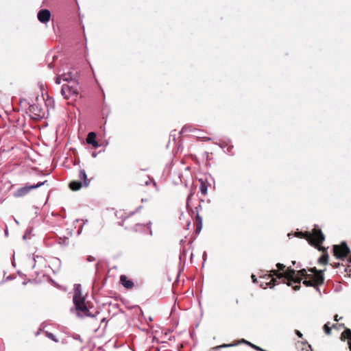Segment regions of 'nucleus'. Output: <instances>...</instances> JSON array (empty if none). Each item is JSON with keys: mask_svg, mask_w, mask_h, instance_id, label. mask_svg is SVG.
<instances>
[{"mask_svg": "<svg viewBox=\"0 0 351 351\" xmlns=\"http://www.w3.org/2000/svg\"><path fill=\"white\" fill-rule=\"evenodd\" d=\"M319 262L325 265L328 262V255L324 254L319 258Z\"/></svg>", "mask_w": 351, "mask_h": 351, "instance_id": "nucleus-18", "label": "nucleus"}, {"mask_svg": "<svg viewBox=\"0 0 351 351\" xmlns=\"http://www.w3.org/2000/svg\"><path fill=\"white\" fill-rule=\"evenodd\" d=\"M242 341L244 342V343H247L249 345H250L252 347L254 348L256 350H261V351L263 350L262 349H261L260 348L257 347L256 346L252 345L251 343H250V342H248V341H245L244 339H243Z\"/></svg>", "mask_w": 351, "mask_h": 351, "instance_id": "nucleus-20", "label": "nucleus"}, {"mask_svg": "<svg viewBox=\"0 0 351 351\" xmlns=\"http://www.w3.org/2000/svg\"><path fill=\"white\" fill-rule=\"evenodd\" d=\"M47 182V180L44 182H38L36 184H26L25 186L21 187L18 189L14 193V195L15 197H23L26 195L27 193H29L32 189H35L37 188L40 187L41 186L44 185Z\"/></svg>", "mask_w": 351, "mask_h": 351, "instance_id": "nucleus-7", "label": "nucleus"}, {"mask_svg": "<svg viewBox=\"0 0 351 351\" xmlns=\"http://www.w3.org/2000/svg\"><path fill=\"white\" fill-rule=\"evenodd\" d=\"M324 330L326 334L330 335V330L331 328L329 326V323H326L324 326Z\"/></svg>", "mask_w": 351, "mask_h": 351, "instance_id": "nucleus-19", "label": "nucleus"}, {"mask_svg": "<svg viewBox=\"0 0 351 351\" xmlns=\"http://www.w3.org/2000/svg\"><path fill=\"white\" fill-rule=\"evenodd\" d=\"M73 300L77 315L95 317L99 314V311H95L94 312L90 311V308L86 305L85 298L82 295L80 285H75V287Z\"/></svg>", "mask_w": 351, "mask_h": 351, "instance_id": "nucleus-1", "label": "nucleus"}, {"mask_svg": "<svg viewBox=\"0 0 351 351\" xmlns=\"http://www.w3.org/2000/svg\"><path fill=\"white\" fill-rule=\"evenodd\" d=\"M37 17L40 23H46L50 20L51 12L47 9L40 10L38 13Z\"/></svg>", "mask_w": 351, "mask_h": 351, "instance_id": "nucleus-11", "label": "nucleus"}, {"mask_svg": "<svg viewBox=\"0 0 351 351\" xmlns=\"http://www.w3.org/2000/svg\"><path fill=\"white\" fill-rule=\"evenodd\" d=\"M92 156H93V157H94V158H95V157H96V156H97V154H96V153H95V152H93V153L92 154Z\"/></svg>", "mask_w": 351, "mask_h": 351, "instance_id": "nucleus-35", "label": "nucleus"}, {"mask_svg": "<svg viewBox=\"0 0 351 351\" xmlns=\"http://www.w3.org/2000/svg\"><path fill=\"white\" fill-rule=\"evenodd\" d=\"M233 346V345L232 344H229V345H228V344H223V345L220 346L219 348H226V347H230V346Z\"/></svg>", "mask_w": 351, "mask_h": 351, "instance_id": "nucleus-27", "label": "nucleus"}, {"mask_svg": "<svg viewBox=\"0 0 351 351\" xmlns=\"http://www.w3.org/2000/svg\"><path fill=\"white\" fill-rule=\"evenodd\" d=\"M61 80H62V77L61 74H60V75H58L56 77L55 82H56L57 84H60V82H61Z\"/></svg>", "mask_w": 351, "mask_h": 351, "instance_id": "nucleus-21", "label": "nucleus"}, {"mask_svg": "<svg viewBox=\"0 0 351 351\" xmlns=\"http://www.w3.org/2000/svg\"><path fill=\"white\" fill-rule=\"evenodd\" d=\"M252 281L254 282H257V279L256 278V276L254 275H252Z\"/></svg>", "mask_w": 351, "mask_h": 351, "instance_id": "nucleus-28", "label": "nucleus"}, {"mask_svg": "<svg viewBox=\"0 0 351 351\" xmlns=\"http://www.w3.org/2000/svg\"><path fill=\"white\" fill-rule=\"evenodd\" d=\"M83 221V224H85L86 223L88 222V220L87 219H77V221Z\"/></svg>", "mask_w": 351, "mask_h": 351, "instance_id": "nucleus-29", "label": "nucleus"}, {"mask_svg": "<svg viewBox=\"0 0 351 351\" xmlns=\"http://www.w3.org/2000/svg\"><path fill=\"white\" fill-rule=\"evenodd\" d=\"M191 196H192V194H190V195L188 196V197H187V202H189V201L191 199Z\"/></svg>", "mask_w": 351, "mask_h": 351, "instance_id": "nucleus-31", "label": "nucleus"}, {"mask_svg": "<svg viewBox=\"0 0 351 351\" xmlns=\"http://www.w3.org/2000/svg\"><path fill=\"white\" fill-rule=\"evenodd\" d=\"M276 267H278V270H283L285 267V266L281 263H278L276 265Z\"/></svg>", "mask_w": 351, "mask_h": 351, "instance_id": "nucleus-24", "label": "nucleus"}, {"mask_svg": "<svg viewBox=\"0 0 351 351\" xmlns=\"http://www.w3.org/2000/svg\"><path fill=\"white\" fill-rule=\"evenodd\" d=\"M199 182H201V184L199 186L200 192L202 193V194L205 195L207 193L208 185L202 179H199Z\"/></svg>", "mask_w": 351, "mask_h": 351, "instance_id": "nucleus-16", "label": "nucleus"}, {"mask_svg": "<svg viewBox=\"0 0 351 351\" xmlns=\"http://www.w3.org/2000/svg\"><path fill=\"white\" fill-rule=\"evenodd\" d=\"M87 261H88V262L94 261H95V258H94L93 256H89L87 258Z\"/></svg>", "mask_w": 351, "mask_h": 351, "instance_id": "nucleus-26", "label": "nucleus"}, {"mask_svg": "<svg viewBox=\"0 0 351 351\" xmlns=\"http://www.w3.org/2000/svg\"><path fill=\"white\" fill-rule=\"evenodd\" d=\"M150 182H153L154 185H156V182L152 179L150 178L149 177H148V179L147 180H146L145 182V185H149L150 184Z\"/></svg>", "mask_w": 351, "mask_h": 351, "instance_id": "nucleus-22", "label": "nucleus"}, {"mask_svg": "<svg viewBox=\"0 0 351 351\" xmlns=\"http://www.w3.org/2000/svg\"><path fill=\"white\" fill-rule=\"evenodd\" d=\"M228 152L230 153V149L229 147L228 148Z\"/></svg>", "mask_w": 351, "mask_h": 351, "instance_id": "nucleus-40", "label": "nucleus"}, {"mask_svg": "<svg viewBox=\"0 0 351 351\" xmlns=\"http://www.w3.org/2000/svg\"><path fill=\"white\" fill-rule=\"evenodd\" d=\"M61 94L64 99H68L78 95L77 86L63 85Z\"/></svg>", "mask_w": 351, "mask_h": 351, "instance_id": "nucleus-9", "label": "nucleus"}, {"mask_svg": "<svg viewBox=\"0 0 351 351\" xmlns=\"http://www.w3.org/2000/svg\"><path fill=\"white\" fill-rule=\"evenodd\" d=\"M29 112L32 119H39L44 117L45 113L43 109L38 104H34L29 106Z\"/></svg>", "mask_w": 351, "mask_h": 351, "instance_id": "nucleus-10", "label": "nucleus"}, {"mask_svg": "<svg viewBox=\"0 0 351 351\" xmlns=\"http://www.w3.org/2000/svg\"><path fill=\"white\" fill-rule=\"evenodd\" d=\"M120 282L121 285L127 289H132L134 287V282L128 279V277L125 275L121 276Z\"/></svg>", "mask_w": 351, "mask_h": 351, "instance_id": "nucleus-13", "label": "nucleus"}, {"mask_svg": "<svg viewBox=\"0 0 351 351\" xmlns=\"http://www.w3.org/2000/svg\"><path fill=\"white\" fill-rule=\"evenodd\" d=\"M45 333L46 337H47L49 339H51L52 341H53L55 342L58 341V340L56 338L55 335L53 333L49 332L48 331L45 332Z\"/></svg>", "mask_w": 351, "mask_h": 351, "instance_id": "nucleus-17", "label": "nucleus"}, {"mask_svg": "<svg viewBox=\"0 0 351 351\" xmlns=\"http://www.w3.org/2000/svg\"><path fill=\"white\" fill-rule=\"evenodd\" d=\"M48 66H49V67L50 69H51V68H52V66H51V64H49V65H48Z\"/></svg>", "mask_w": 351, "mask_h": 351, "instance_id": "nucleus-38", "label": "nucleus"}, {"mask_svg": "<svg viewBox=\"0 0 351 351\" xmlns=\"http://www.w3.org/2000/svg\"><path fill=\"white\" fill-rule=\"evenodd\" d=\"M61 76L63 81L75 82L79 76V72L73 66H67L66 68L63 69Z\"/></svg>", "mask_w": 351, "mask_h": 351, "instance_id": "nucleus-6", "label": "nucleus"}, {"mask_svg": "<svg viewBox=\"0 0 351 351\" xmlns=\"http://www.w3.org/2000/svg\"><path fill=\"white\" fill-rule=\"evenodd\" d=\"M304 238L311 245H316L322 243L325 239L321 230L319 229L317 226H315L312 233L306 232L305 233Z\"/></svg>", "mask_w": 351, "mask_h": 351, "instance_id": "nucleus-4", "label": "nucleus"}, {"mask_svg": "<svg viewBox=\"0 0 351 351\" xmlns=\"http://www.w3.org/2000/svg\"><path fill=\"white\" fill-rule=\"evenodd\" d=\"M78 178L79 180L72 181L69 184V187L73 191H77L82 187H87L89 185L90 180H88L84 169L80 170Z\"/></svg>", "mask_w": 351, "mask_h": 351, "instance_id": "nucleus-5", "label": "nucleus"}, {"mask_svg": "<svg viewBox=\"0 0 351 351\" xmlns=\"http://www.w3.org/2000/svg\"><path fill=\"white\" fill-rule=\"evenodd\" d=\"M334 256L337 258H343L346 257L350 252L349 247L345 242H342L341 245H335L333 246Z\"/></svg>", "mask_w": 351, "mask_h": 351, "instance_id": "nucleus-8", "label": "nucleus"}, {"mask_svg": "<svg viewBox=\"0 0 351 351\" xmlns=\"http://www.w3.org/2000/svg\"><path fill=\"white\" fill-rule=\"evenodd\" d=\"M297 335L299 336V337H302V334L300 331H297Z\"/></svg>", "mask_w": 351, "mask_h": 351, "instance_id": "nucleus-33", "label": "nucleus"}, {"mask_svg": "<svg viewBox=\"0 0 351 351\" xmlns=\"http://www.w3.org/2000/svg\"><path fill=\"white\" fill-rule=\"evenodd\" d=\"M341 339L342 340L348 339V345L350 350L351 351V330L350 329H346L342 333L341 336Z\"/></svg>", "mask_w": 351, "mask_h": 351, "instance_id": "nucleus-15", "label": "nucleus"}, {"mask_svg": "<svg viewBox=\"0 0 351 351\" xmlns=\"http://www.w3.org/2000/svg\"><path fill=\"white\" fill-rule=\"evenodd\" d=\"M271 272L273 273V275L276 276L279 279L284 278V280H287L288 281L287 285L288 286L293 287V289L295 291L300 289L301 278L298 271L296 274L294 269L288 268L283 274L278 273V271L277 270H271Z\"/></svg>", "mask_w": 351, "mask_h": 351, "instance_id": "nucleus-3", "label": "nucleus"}, {"mask_svg": "<svg viewBox=\"0 0 351 351\" xmlns=\"http://www.w3.org/2000/svg\"><path fill=\"white\" fill-rule=\"evenodd\" d=\"M152 320H153L152 318L151 317H149L148 318V321L147 322H152Z\"/></svg>", "mask_w": 351, "mask_h": 351, "instance_id": "nucleus-37", "label": "nucleus"}, {"mask_svg": "<svg viewBox=\"0 0 351 351\" xmlns=\"http://www.w3.org/2000/svg\"><path fill=\"white\" fill-rule=\"evenodd\" d=\"M38 259H40L42 260L43 259V257L42 256H36L33 258V261L34 262V264L33 265V268L35 267V265H36V262L37 261Z\"/></svg>", "mask_w": 351, "mask_h": 351, "instance_id": "nucleus-23", "label": "nucleus"}, {"mask_svg": "<svg viewBox=\"0 0 351 351\" xmlns=\"http://www.w3.org/2000/svg\"><path fill=\"white\" fill-rule=\"evenodd\" d=\"M95 138V133L93 132H89L86 138V142L88 144L92 145L93 147L97 148L99 147V144Z\"/></svg>", "mask_w": 351, "mask_h": 351, "instance_id": "nucleus-12", "label": "nucleus"}, {"mask_svg": "<svg viewBox=\"0 0 351 351\" xmlns=\"http://www.w3.org/2000/svg\"><path fill=\"white\" fill-rule=\"evenodd\" d=\"M267 279L269 280V281L265 282L261 281L258 282L260 283V286L263 289H265L267 286L272 287L275 285V282H277L276 279L271 278V274H269Z\"/></svg>", "mask_w": 351, "mask_h": 351, "instance_id": "nucleus-14", "label": "nucleus"}, {"mask_svg": "<svg viewBox=\"0 0 351 351\" xmlns=\"http://www.w3.org/2000/svg\"><path fill=\"white\" fill-rule=\"evenodd\" d=\"M82 226L79 228V229H78V234H80L82 232Z\"/></svg>", "mask_w": 351, "mask_h": 351, "instance_id": "nucleus-32", "label": "nucleus"}, {"mask_svg": "<svg viewBox=\"0 0 351 351\" xmlns=\"http://www.w3.org/2000/svg\"><path fill=\"white\" fill-rule=\"evenodd\" d=\"M310 271L313 273L312 274H308L304 269L298 271V274L301 278L302 277L305 278V280L303 281L304 285L306 287H314L321 293L319 286L324 282L323 272L321 270H317L315 267L311 269Z\"/></svg>", "mask_w": 351, "mask_h": 351, "instance_id": "nucleus-2", "label": "nucleus"}, {"mask_svg": "<svg viewBox=\"0 0 351 351\" xmlns=\"http://www.w3.org/2000/svg\"><path fill=\"white\" fill-rule=\"evenodd\" d=\"M151 221H149V223H147V225L148 226V228H149V235H152V230L150 228V226H151Z\"/></svg>", "mask_w": 351, "mask_h": 351, "instance_id": "nucleus-25", "label": "nucleus"}, {"mask_svg": "<svg viewBox=\"0 0 351 351\" xmlns=\"http://www.w3.org/2000/svg\"><path fill=\"white\" fill-rule=\"evenodd\" d=\"M308 348L312 350L311 346H308Z\"/></svg>", "mask_w": 351, "mask_h": 351, "instance_id": "nucleus-41", "label": "nucleus"}, {"mask_svg": "<svg viewBox=\"0 0 351 351\" xmlns=\"http://www.w3.org/2000/svg\"><path fill=\"white\" fill-rule=\"evenodd\" d=\"M196 218L197 221L202 223V218L198 215H197Z\"/></svg>", "mask_w": 351, "mask_h": 351, "instance_id": "nucleus-30", "label": "nucleus"}, {"mask_svg": "<svg viewBox=\"0 0 351 351\" xmlns=\"http://www.w3.org/2000/svg\"><path fill=\"white\" fill-rule=\"evenodd\" d=\"M337 325L336 324H332V327L333 328H336Z\"/></svg>", "mask_w": 351, "mask_h": 351, "instance_id": "nucleus-39", "label": "nucleus"}, {"mask_svg": "<svg viewBox=\"0 0 351 351\" xmlns=\"http://www.w3.org/2000/svg\"><path fill=\"white\" fill-rule=\"evenodd\" d=\"M335 321H338V315H336L335 316Z\"/></svg>", "mask_w": 351, "mask_h": 351, "instance_id": "nucleus-36", "label": "nucleus"}, {"mask_svg": "<svg viewBox=\"0 0 351 351\" xmlns=\"http://www.w3.org/2000/svg\"><path fill=\"white\" fill-rule=\"evenodd\" d=\"M126 219H127V217H125V218L123 219V220L122 221V222H121V223H120L119 224L122 226V225H123V222H124V221H125V220H126Z\"/></svg>", "mask_w": 351, "mask_h": 351, "instance_id": "nucleus-34", "label": "nucleus"}]
</instances>
